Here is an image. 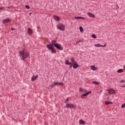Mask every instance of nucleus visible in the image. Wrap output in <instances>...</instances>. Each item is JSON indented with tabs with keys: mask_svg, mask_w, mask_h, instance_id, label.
<instances>
[{
	"mask_svg": "<svg viewBox=\"0 0 125 125\" xmlns=\"http://www.w3.org/2000/svg\"><path fill=\"white\" fill-rule=\"evenodd\" d=\"M68 101H69V98H67L66 99V100L65 101V103H67V102H68Z\"/></svg>",
	"mask_w": 125,
	"mask_h": 125,
	"instance_id": "2f4dec72",
	"label": "nucleus"
},
{
	"mask_svg": "<svg viewBox=\"0 0 125 125\" xmlns=\"http://www.w3.org/2000/svg\"><path fill=\"white\" fill-rule=\"evenodd\" d=\"M116 6H117V8H116V9H119V6L118 5H116Z\"/></svg>",
	"mask_w": 125,
	"mask_h": 125,
	"instance_id": "c9c22d12",
	"label": "nucleus"
},
{
	"mask_svg": "<svg viewBox=\"0 0 125 125\" xmlns=\"http://www.w3.org/2000/svg\"><path fill=\"white\" fill-rule=\"evenodd\" d=\"M10 21V19H4L2 21V23L3 24H5L7 23H9V22Z\"/></svg>",
	"mask_w": 125,
	"mask_h": 125,
	"instance_id": "1a4fd4ad",
	"label": "nucleus"
},
{
	"mask_svg": "<svg viewBox=\"0 0 125 125\" xmlns=\"http://www.w3.org/2000/svg\"><path fill=\"white\" fill-rule=\"evenodd\" d=\"M125 87V85H122L121 86V87Z\"/></svg>",
	"mask_w": 125,
	"mask_h": 125,
	"instance_id": "ea45409f",
	"label": "nucleus"
},
{
	"mask_svg": "<svg viewBox=\"0 0 125 125\" xmlns=\"http://www.w3.org/2000/svg\"><path fill=\"white\" fill-rule=\"evenodd\" d=\"M25 7L27 9H30V6H29V5H25Z\"/></svg>",
	"mask_w": 125,
	"mask_h": 125,
	"instance_id": "cd10ccee",
	"label": "nucleus"
},
{
	"mask_svg": "<svg viewBox=\"0 0 125 125\" xmlns=\"http://www.w3.org/2000/svg\"><path fill=\"white\" fill-rule=\"evenodd\" d=\"M71 62H72V63H75V62H76V61H75V60H74V58L72 57L71 58Z\"/></svg>",
	"mask_w": 125,
	"mask_h": 125,
	"instance_id": "a878e982",
	"label": "nucleus"
},
{
	"mask_svg": "<svg viewBox=\"0 0 125 125\" xmlns=\"http://www.w3.org/2000/svg\"><path fill=\"white\" fill-rule=\"evenodd\" d=\"M121 108H125V103L121 105Z\"/></svg>",
	"mask_w": 125,
	"mask_h": 125,
	"instance_id": "c85d7f7f",
	"label": "nucleus"
},
{
	"mask_svg": "<svg viewBox=\"0 0 125 125\" xmlns=\"http://www.w3.org/2000/svg\"><path fill=\"white\" fill-rule=\"evenodd\" d=\"M3 9V7H0V10H2Z\"/></svg>",
	"mask_w": 125,
	"mask_h": 125,
	"instance_id": "72a5a7b5",
	"label": "nucleus"
},
{
	"mask_svg": "<svg viewBox=\"0 0 125 125\" xmlns=\"http://www.w3.org/2000/svg\"><path fill=\"white\" fill-rule=\"evenodd\" d=\"M107 90L108 91L109 93H112L113 94H115V93H116V90L113 89H109Z\"/></svg>",
	"mask_w": 125,
	"mask_h": 125,
	"instance_id": "9d476101",
	"label": "nucleus"
},
{
	"mask_svg": "<svg viewBox=\"0 0 125 125\" xmlns=\"http://www.w3.org/2000/svg\"><path fill=\"white\" fill-rule=\"evenodd\" d=\"M92 37L93 39H96V38H97V36H96V35H95V34H92Z\"/></svg>",
	"mask_w": 125,
	"mask_h": 125,
	"instance_id": "393cba45",
	"label": "nucleus"
},
{
	"mask_svg": "<svg viewBox=\"0 0 125 125\" xmlns=\"http://www.w3.org/2000/svg\"><path fill=\"white\" fill-rule=\"evenodd\" d=\"M7 11H9V10H7Z\"/></svg>",
	"mask_w": 125,
	"mask_h": 125,
	"instance_id": "79ce46f5",
	"label": "nucleus"
},
{
	"mask_svg": "<svg viewBox=\"0 0 125 125\" xmlns=\"http://www.w3.org/2000/svg\"><path fill=\"white\" fill-rule=\"evenodd\" d=\"M75 19H82L83 20H85V18L83 17H75Z\"/></svg>",
	"mask_w": 125,
	"mask_h": 125,
	"instance_id": "dca6fc26",
	"label": "nucleus"
},
{
	"mask_svg": "<svg viewBox=\"0 0 125 125\" xmlns=\"http://www.w3.org/2000/svg\"><path fill=\"white\" fill-rule=\"evenodd\" d=\"M38 77H39L38 76H34L31 77L32 82H34V81H36V80H37V79H38Z\"/></svg>",
	"mask_w": 125,
	"mask_h": 125,
	"instance_id": "2eb2a0df",
	"label": "nucleus"
},
{
	"mask_svg": "<svg viewBox=\"0 0 125 125\" xmlns=\"http://www.w3.org/2000/svg\"><path fill=\"white\" fill-rule=\"evenodd\" d=\"M19 54L23 61H25V59L30 56V54H29V52H26L25 49H22L21 51H20Z\"/></svg>",
	"mask_w": 125,
	"mask_h": 125,
	"instance_id": "f257e3e1",
	"label": "nucleus"
},
{
	"mask_svg": "<svg viewBox=\"0 0 125 125\" xmlns=\"http://www.w3.org/2000/svg\"><path fill=\"white\" fill-rule=\"evenodd\" d=\"M79 91H80V92H83V93H85V92H86L85 89H83L82 88H80Z\"/></svg>",
	"mask_w": 125,
	"mask_h": 125,
	"instance_id": "a211bd4d",
	"label": "nucleus"
},
{
	"mask_svg": "<svg viewBox=\"0 0 125 125\" xmlns=\"http://www.w3.org/2000/svg\"><path fill=\"white\" fill-rule=\"evenodd\" d=\"M79 29L81 33H83V28L82 26H80Z\"/></svg>",
	"mask_w": 125,
	"mask_h": 125,
	"instance_id": "4be33fe9",
	"label": "nucleus"
},
{
	"mask_svg": "<svg viewBox=\"0 0 125 125\" xmlns=\"http://www.w3.org/2000/svg\"><path fill=\"white\" fill-rule=\"evenodd\" d=\"M120 83H125V80H120Z\"/></svg>",
	"mask_w": 125,
	"mask_h": 125,
	"instance_id": "bb28decb",
	"label": "nucleus"
},
{
	"mask_svg": "<svg viewBox=\"0 0 125 125\" xmlns=\"http://www.w3.org/2000/svg\"><path fill=\"white\" fill-rule=\"evenodd\" d=\"M91 69L93 71H96V70H97V68L95 67V66L93 65L91 66Z\"/></svg>",
	"mask_w": 125,
	"mask_h": 125,
	"instance_id": "aec40b11",
	"label": "nucleus"
},
{
	"mask_svg": "<svg viewBox=\"0 0 125 125\" xmlns=\"http://www.w3.org/2000/svg\"><path fill=\"white\" fill-rule=\"evenodd\" d=\"M46 47L49 50H51L52 53H56V50H55V48L52 46L50 42H49V44L46 45Z\"/></svg>",
	"mask_w": 125,
	"mask_h": 125,
	"instance_id": "f03ea898",
	"label": "nucleus"
},
{
	"mask_svg": "<svg viewBox=\"0 0 125 125\" xmlns=\"http://www.w3.org/2000/svg\"><path fill=\"white\" fill-rule=\"evenodd\" d=\"M90 93H91V91H90L87 92L86 93L82 94L81 95V98H83V97L87 96V95H88L89 94H90Z\"/></svg>",
	"mask_w": 125,
	"mask_h": 125,
	"instance_id": "6e6552de",
	"label": "nucleus"
},
{
	"mask_svg": "<svg viewBox=\"0 0 125 125\" xmlns=\"http://www.w3.org/2000/svg\"><path fill=\"white\" fill-rule=\"evenodd\" d=\"M85 123V122L83 121V120H80L79 121V124H80V125H84Z\"/></svg>",
	"mask_w": 125,
	"mask_h": 125,
	"instance_id": "412c9836",
	"label": "nucleus"
},
{
	"mask_svg": "<svg viewBox=\"0 0 125 125\" xmlns=\"http://www.w3.org/2000/svg\"><path fill=\"white\" fill-rule=\"evenodd\" d=\"M67 65H73V62H68V63H67Z\"/></svg>",
	"mask_w": 125,
	"mask_h": 125,
	"instance_id": "c756f323",
	"label": "nucleus"
},
{
	"mask_svg": "<svg viewBox=\"0 0 125 125\" xmlns=\"http://www.w3.org/2000/svg\"><path fill=\"white\" fill-rule=\"evenodd\" d=\"M29 16H31V15H32V13H31V12L29 14Z\"/></svg>",
	"mask_w": 125,
	"mask_h": 125,
	"instance_id": "e433bc0d",
	"label": "nucleus"
},
{
	"mask_svg": "<svg viewBox=\"0 0 125 125\" xmlns=\"http://www.w3.org/2000/svg\"><path fill=\"white\" fill-rule=\"evenodd\" d=\"M95 46H96V47H105V46H106V44H104V45L100 44H96L95 45Z\"/></svg>",
	"mask_w": 125,
	"mask_h": 125,
	"instance_id": "9b49d317",
	"label": "nucleus"
},
{
	"mask_svg": "<svg viewBox=\"0 0 125 125\" xmlns=\"http://www.w3.org/2000/svg\"><path fill=\"white\" fill-rule=\"evenodd\" d=\"M82 40H79L76 43H78L79 42H82Z\"/></svg>",
	"mask_w": 125,
	"mask_h": 125,
	"instance_id": "473e14b6",
	"label": "nucleus"
},
{
	"mask_svg": "<svg viewBox=\"0 0 125 125\" xmlns=\"http://www.w3.org/2000/svg\"><path fill=\"white\" fill-rule=\"evenodd\" d=\"M56 42H57L56 40H52V41H51V43L52 46V45H54H54H55V44H56Z\"/></svg>",
	"mask_w": 125,
	"mask_h": 125,
	"instance_id": "f3484780",
	"label": "nucleus"
},
{
	"mask_svg": "<svg viewBox=\"0 0 125 125\" xmlns=\"http://www.w3.org/2000/svg\"><path fill=\"white\" fill-rule=\"evenodd\" d=\"M73 68L74 69H77V68H78L79 64H78V63H77V62H74V63H73Z\"/></svg>",
	"mask_w": 125,
	"mask_h": 125,
	"instance_id": "0eeeda50",
	"label": "nucleus"
},
{
	"mask_svg": "<svg viewBox=\"0 0 125 125\" xmlns=\"http://www.w3.org/2000/svg\"><path fill=\"white\" fill-rule=\"evenodd\" d=\"M123 72H124V69H119L117 71V73H123Z\"/></svg>",
	"mask_w": 125,
	"mask_h": 125,
	"instance_id": "5701e85b",
	"label": "nucleus"
},
{
	"mask_svg": "<svg viewBox=\"0 0 125 125\" xmlns=\"http://www.w3.org/2000/svg\"><path fill=\"white\" fill-rule=\"evenodd\" d=\"M124 69L125 70V65H124Z\"/></svg>",
	"mask_w": 125,
	"mask_h": 125,
	"instance_id": "a19ab883",
	"label": "nucleus"
},
{
	"mask_svg": "<svg viewBox=\"0 0 125 125\" xmlns=\"http://www.w3.org/2000/svg\"><path fill=\"white\" fill-rule=\"evenodd\" d=\"M57 28L61 31H65V25L64 24H60L57 25Z\"/></svg>",
	"mask_w": 125,
	"mask_h": 125,
	"instance_id": "7ed1b4c3",
	"label": "nucleus"
},
{
	"mask_svg": "<svg viewBox=\"0 0 125 125\" xmlns=\"http://www.w3.org/2000/svg\"><path fill=\"white\" fill-rule=\"evenodd\" d=\"M27 34L28 35H32L33 34V30L31 28H28L27 29Z\"/></svg>",
	"mask_w": 125,
	"mask_h": 125,
	"instance_id": "ddd939ff",
	"label": "nucleus"
},
{
	"mask_svg": "<svg viewBox=\"0 0 125 125\" xmlns=\"http://www.w3.org/2000/svg\"><path fill=\"white\" fill-rule=\"evenodd\" d=\"M63 84L62 83H54L51 84V87H54V85H63Z\"/></svg>",
	"mask_w": 125,
	"mask_h": 125,
	"instance_id": "423d86ee",
	"label": "nucleus"
},
{
	"mask_svg": "<svg viewBox=\"0 0 125 125\" xmlns=\"http://www.w3.org/2000/svg\"><path fill=\"white\" fill-rule=\"evenodd\" d=\"M53 19L56 21H60V19L58 17V16H56V15H54L53 16Z\"/></svg>",
	"mask_w": 125,
	"mask_h": 125,
	"instance_id": "4468645a",
	"label": "nucleus"
},
{
	"mask_svg": "<svg viewBox=\"0 0 125 125\" xmlns=\"http://www.w3.org/2000/svg\"><path fill=\"white\" fill-rule=\"evenodd\" d=\"M92 83H94V84H100L99 83L96 81H93Z\"/></svg>",
	"mask_w": 125,
	"mask_h": 125,
	"instance_id": "b1692460",
	"label": "nucleus"
},
{
	"mask_svg": "<svg viewBox=\"0 0 125 125\" xmlns=\"http://www.w3.org/2000/svg\"><path fill=\"white\" fill-rule=\"evenodd\" d=\"M87 15H88L89 17H91L92 18H95V16L94 14L91 13H87Z\"/></svg>",
	"mask_w": 125,
	"mask_h": 125,
	"instance_id": "f8f14e48",
	"label": "nucleus"
},
{
	"mask_svg": "<svg viewBox=\"0 0 125 125\" xmlns=\"http://www.w3.org/2000/svg\"><path fill=\"white\" fill-rule=\"evenodd\" d=\"M6 8H8L9 9H10V7H7Z\"/></svg>",
	"mask_w": 125,
	"mask_h": 125,
	"instance_id": "4c0bfd02",
	"label": "nucleus"
},
{
	"mask_svg": "<svg viewBox=\"0 0 125 125\" xmlns=\"http://www.w3.org/2000/svg\"><path fill=\"white\" fill-rule=\"evenodd\" d=\"M69 63V61H68V60H66V61H65V64H66V65H68V63Z\"/></svg>",
	"mask_w": 125,
	"mask_h": 125,
	"instance_id": "7c9ffc66",
	"label": "nucleus"
},
{
	"mask_svg": "<svg viewBox=\"0 0 125 125\" xmlns=\"http://www.w3.org/2000/svg\"><path fill=\"white\" fill-rule=\"evenodd\" d=\"M113 103H112V102L109 101H106L105 102V105H109L110 104H112Z\"/></svg>",
	"mask_w": 125,
	"mask_h": 125,
	"instance_id": "6ab92c4d",
	"label": "nucleus"
},
{
	"mask_svg": "<svg viewBox=\"0 0 125 125\" xmlns=\"http://www.w3.org/2000/svg\"><path fill=\"white\" fill-rule=\"evenodd\" d=\"M63 108H69L70 109H75V106L71 104H66Z\"/></svg>",
	"mask_w": 125,
	"mask_h": 125,
	"instance_id": "20e7f679",
	"label": "nucleus"
},
{
	"mask_svg": "<svg viewBox=\"0 0 125 125\" xmlns=\"http://www.w3.org/2000/svg\"><path fill=\"white\" fill-rule=\"evenodd\" d=\"M11 30H12V31H14V28H11Z\"/></svg>",
	"mask_w": 125,
	"mask_h": 125,
	"instance_id": "58836bf2",
	"label": "nucleus"
},
{
	"mask_svg": "<svg viewBox=\"0 0 125 125\" xmlns=\"http://www.w3.org/2000/svg\"><path fill=\"white\" fill-rule=\"evenodd\" d=\"M54 46L55 47H56V48L59 50H63V48L61 47V45L58 43H56V44L54 45Z\"/></svg>",
	"mask_w": 125,
	"mask_h": 125,
	"instance_id": "39448f33",
	"label": "nucleus"
},
{
	"mask_svg": "<svg viewBox=\"0 0 125 125\" xmlns=\"http://www.w3.org/2000/svg\"><path fill=\"white\" fill-rule=\"evenodd\" d=\"M72 67H73V65H70L69 68L70 69H72Z\"/></svg>",
	"mask_w": 125,
	"mask_h": 125,
	"instance_id": "f704fd0d",
	"label": "nucleus"
}]
</instances>
